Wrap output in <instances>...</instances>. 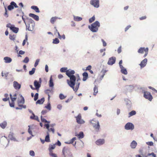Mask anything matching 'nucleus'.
I'll list each match as a JSON object with an SVG mask.
<instances>
[{
  "label": "nucleus",
  "instance_id": "obj_3",
  "mask_svg": "<svg viewBox=\"0 0 157 157\" xmlns=\"http://www.w3.org/2000/svg\"><path fill=\"white\" fill-rule=\"evenodd\" d=\"M148 48L141 47L138 50V52L140 54H143L144 53L145 54L144 56V58L148 54Z\"/></svg>",
  "mask_w": 157,
  "mask_h": 157
},
{
  "label": "nucleus",
  "instance_id": "obj_26",
  "mask_svg": "<svg viewBox=\"0 0 157 157\" xmlns=\"http://www.w3.org/2000/svg\"><path fill=\"white\" fill-rule=\"evenodd\" d=\"M7 122L4 121L2 123L0 124V126L3 129L5 128L7 126Z\"/></svg>",
  "mask_w": 157,
  "mask_h": 157
},
{
  "label": "nucleus",
  "instance_id": "obj_59",
  "mask_svg": "<svg viewBox=\"0 0 157 157\" xmlns=\"http://www.w3.org/2000/svg\"><path fill=\"white\" fill-rule=\"evenodd\" d=\"M122 60H121L119 62V66L120 68H123V66L122 65Z\"/></svg>",
  "mask_w": 157,
  "mask_h": 157
},
{
  "label": "nucleus",
  "instance_id": "obj_48",
  "mask_svg": "<svg viewBox=\"0 0 157 157\" xmlns=\"http://www.w3.org/2000/svg\"><path fill=\"white\" fill-rule=\"evenodd\" d=\"M95 20V17L94 16H93L91 18L89 19V22L90 23H91Z\"/></svg>",
  "mask_w": 157,
  "mask_h": 157
},
{
  "label": "nucleus",
  "instance_id": "obj_46",
  "mask_svg": "<svg viewBox=\"0 0 157 157\" xmlns=\"http://www.w3.org/2000/svg\"><path fill=\"white\" fill-rule=\"evenodd\" d=\"M66 96H65L62 94H60L59 95V98L61 100H63L65 99L66 98Z\"/></svg>",
  "mask_w": 157,
  "mask_h": 157
},
{
  "label": "nucleus",
  "instance_id": "obj_54",
  "mask_svg": "<svg viewBox=\"0 0 157 157\" xmlns=\"http://www.w3.org/2000/svg\"><path fill=\"white\" fill-rule=\"evenodd\" d=\"M30 155L32 156H35V153L33 151L31 150L29 151Z\"/></svg>",
  "mask_w": 157,
  "mask_h": 157
},
{
  "label": "nucleus",
  "instance_id": "obj_21",
  "mask_svg": "<svg viewBox=\"0 0 157 157\" xmlns=\"http://www.w3.org/2000/svg\"><path fill=\"white\" fill-rule=\"evenodd\" d=\"M13 86L16 89H19L21 88V85L17 82L14 81L13 82Z\"/></svg>",
  "mask_w": 157,
  "mask_h": 157
},
{
  "label": "nucleus",
  "instance_id": "obj_35",
  "mask_svg": "<svg viewBox=\"0 0 157 157\" xmlns=\"http://www.w3.org/2000/svg\"><path fill=\"white\" fill-rule=\"evenodd\" d=\"M121 69V72L124 75H127L128 73L126 69L124 68L123 67V68H120Z\"/></svg>",
  "mask_w": 157,
  "mask_h": 157
},
{
  "label": "nucleus",
  "instance_id": "obj_32",
  "mask_svg": "<svg viewBox=\"0 0 157 157\" xmlns=\"http://www.w3.org/2000/svg\"><path fill=\"white\" fill-rule=\"evenodd\" d=\"M47 135L46 136L45 141L46 142H50V139L49 136V133L48 132H47Z\"/></svg>",
  "mask_w": 157,
  "mask_h": 157
},
{
  "label": "nucleus",
  "instance_id": "obj_45",
  "mask_svg": "<svg viewBox=\"0 0 157 157\" xmlns=\"http://www.w3.org/2000/svg\"><path fill=\"white\" fill-rule=\"evenodd\" d=\"M49 154L52 157H57L56 154L53 153V151L49 152Z\"/></svg>",
  "mask_w": 157,
  "mask_h": 157
},
{
  "label": "nucleus",
  "instance_id": "obj_28",
  "mask_svg": "<svg viewBox=\"0 0 157 157\" xmlns=\"http://www.w3.org/2000/svg\"><path fill=\"white\" fill-rule=\"evenodd\" d=\"M77 136L79 139H82L83 138L84 135L82 132H79V134H77L75 135Z\"/></svg>",
  "mask_w": 157,
  "mask_h": 157
},
{
  "label": "nucleus",
  "instance_id": "obj_16",
  "mask_svg": "<svg viewBox=\"0 0 157 157\" xmlns=\"http://www.w3.org/2000/svg\"><path fill=\"white\" fill-rule=\"evenodd\" d=\"M147 60V59L146 58H145L141 62L140 64L141 68H143L146 65Z\"/></svg>",
  "mask_w": 157,
  "mask_h": 157
},
{
  "label": "nucleus",
  "instance_id": "obj_13",
  "mask_svg": "<svg viewBox=\"0 0 157 157\" xmlns=\"http://www.w3.org/2000/svg\"><path fill=\"white\" fill-rule=\"evenodd\" d=\"M76 118L77 122L78 124H83L84 123V121L81 119V116L80 114H79Z\"/></svg>",
  "mask_w": 157,
  "mask_h": 157
},
{
  "label": "nucleus",
  "instance_id": "obj_5",
  "mask_svg": "<svg viewBox=\"0 0 157 157\" xmlns=\"http://www.w3.org/2000/svg\"><path fill=\"white\" fill-rule=\"evenodd\" d=\"M91 123L95 130L97 132H98L100 127L99 122L98 121H95L94 120H93L91 121Z\"/></svg>",
  "mask_w": 157,
  "mask_h": 157
},
{
  "label": "nucleus",
  "instance_id": "obj_24",
  "mask_svg": "<svg viewBox=\"0 0 157 157\" xmlns=\"http://www.w3.org/2000/svg\"><path fill=\"white\" fill-rule=\"evenodd\" d=\"M137 145V143L135 140H133L131 143L130 146L132 148H135Z\"/></svg>",
  "mask_w": 157,
  "mask_h": 157
},
{
  "label": "nucleus",
  "instance_id": "obj_37",
  "mask_svg": "<svg viewBox=\"0 0 157 157\" xmlns=\"http://www.w3.org/2000/svg\"><path fill=\"white\" fill-rule=\"evenodd\" d=\"M136 112L134 110H132L128 113V117H129L132 116L136 114Z\"/></svg>",
  "mask_w": 157,
  "mask_h": 157
},
{
  "label": "nucleus",
  "instance_id": "obj_6",
  "mask_svg": "<svg viewBox=\"0 0 157 157\" xmlns=\"http://www.w3.org/2000/svg\"><path fill=\"white\" fill-rule=\"evenodd\" d=\"M62 153L63 157H66L67 155H69L71 157H73L72 155L70 152L69 150L67 147H64L63 148Z\"/></svg>",
  "mask_w": 157,
  "mask_h": 157
},
{
  "label": "nucleus",
  "instance_id": "obj_18",
  "mask_svg": "<svg viewBox=\"0 0 157 157\" xmlns=\"http://www.w3.org/2000/svg\"><path fill=\"white\" fill-rule=\"evenodd\" d=\"M10 29L15 33H17L19 30V28L15 27L14 25H13V26L10 27Z\"/></svg>",
  "mask_w": 157,
  "mask_h": 157
},
{
  "label": "nucleus",
  "instance_id": "obj_4",
  "mask_svg": "<svg viewBox=\"0 0 157 157\" xmlns=\"http://www.w3.org/2000/svg\"><path fill=\"white\" fill-rule=\"evenodd\" d=\"M10 96L11 101H9L10 106L11 107H14V101H15L17 99V94H15L13 95V96H12V95L10 94Z\"/></svg>",
  "mask_w": 157,
  "mask_h": 157
},
{
  "label": "nucleus",
  "instance_id": "obj_8",
  "mask_svg": "<svg viewBox=\"0 0 157 157\" xmlns=\"http://www.w3.org/2000/svg\"><path fill=\"white\" fill-rule=\"evenodd\" d=\"M144 96L145 98L147 99L150 101H151L153 99L151 93L145 91L144 92Z\"/></svg>",
  "mask_w": 157,
  "mask_h": 157
},
{
  "label": "nucleus",
  "instance_id": "obj_39",
  "mask_svg": "<svg viewBox=\"0 0 157 157\" xmlns=\"http://www.w3.org/2000/svg\"><path fill=\"white\" fill-rule=\"evenodd\" d=\"M67 70H68L67 67H62L60 69V72H66V73Z\"/></svg>",
  "mask_w": 157,
  "mask_h": 157
},
{
  "label": "nucleus",
  "instance_id": "obj_23",
  "mask_svg": "<svg viewBox=\"0 0 157 157\" xmlns=\"http://www.w3.org/2000/svg\"><path fill=\"white\" fill-rule=\"evenodd\" d=\"M4 60L6 63H10L12 61V59L8 57H5L4 58Z\"/></svg>",
  "mask_w": 157,
  "mask_h": 157
},
{
  "label": "nucleus",
  "instance_id": "obj_25",
  "mask_svg": "<svg viewBox=\"0 0 157 157\" xmlns=\"http://www.w3.org/2000/svg\"><path fill=\"white\" fill-rule=\"evenodd\" d=\"M83 76L82 80L83 81H85L86 80L88 77V74L87 72H84L82 74Z\"/></svg>",
  "mask_w": 157,
  "mask_h": 157
},
{
  "label": "nucleus",
  "instance_id": "obj_20",
  "mask_svg": "<svg viewBox=\"0 0 157 157\" xmlns=\"http://www.w3.org/2000/svg\"><path fill=\"white\" fill-rule=\"evenodd\" d=\"M29 17L33 18L36 21H38L39 20V17L38 16L34 14L30 13L29 14Z\"/></svg>",
  "mask_w": 157,
  "mask_h": 157
},
{
  "label": "nucleus",
  "instance_id": "obj_38",
  "mask_svg": "<svg viewBox=\"0 0 157 157\" xmlns=\"http://www.w3.org/2000/svg\"><path fill=\"white\" fill-rule=\"evenodd\" d=\"M57 17H52L50 20L51 22L53 24L55 21H56V20L57 19Z\"/></svg>",
  "mask_w": 157,
  "mask_h": 157
},
{
  "label": "nucleus",
  "instance_id": "obj_31",
  "mask_svg": "<svg viewBox=\"0 0 157 157\" xmlns=\"http://www.w3.org/2000/svg\"><path fill=\"white\" fill-rule=\"evenodd\" d=\"M31 8L34 10L36 12L39 13L40 12L39 9L37 6H32L31 7Z\"/></svg>",
  "mask_w": 157,
  "mask_h": 157
},
{
  "label": "nucleus",
  "instance_id": "obj_60",
  "mask_svg": "<svg viewBox=\"0 0 157 157\" xmlns=\"http://www.w3.org/2000/svg\"><path fill=\"white\" fill-rule=\"evenodd\" d=\"M76 139V137H73V138L70 140V143L72 144L73 143L74 141Z\"/></svg>",
  "mask_w": 157,
  "mask_h": 157
},
{
  "label": "nucleus",
  "instance_id": "obj_10",
  "mask_svg": "<svg viewBox=\"0 0 157 157\" xmlns=\"http://www.w3.org/2000/svg\"><path fill=\"white\" fill-rule=\"evenodd\" d=\"M39 80L40 81V82H39L35 80L34 82V85L35 87L36 90L38 91L39 88L40 87L41 84V78H39Z\"/></svg>",
  "mask_w": 157,
  "mask_h": 157
},
{
  "label": "nucleus",
  "instance_id": "obj_12",
  "mask_svg": "<svg viewBox=\"0 0 157 157\" xmlns=\"http://www.w3.org/2000/svg\"><path fill=\"white\" fill-rule=\"evenodd\" d=\"M125 128L127 130H132L134 128V126L132 123H128L125 125Z\"/></svg>",
  "mask_w": 157,
  "mask_h": 157
},
{
  "label": "nucleus",
  "instance_id": "obj_40",
  "mask_svg": "<svg viewBox=\"0 0 157 157\" xmlns=\"http://www.w3.org/2000/svg\"><path fill=\"white\" fill-rule=\"evenodd\" d=\"M107 71L103 69L101 71V73H102V75L101 76V78H102L104 75H105V73Z\"/></svg>",
  "mask_w": 157,
  "mask_h": 157
},
{
  "label": "nucleus",
  "instance_id": "obj_15",
  "mask_svg": "<svg viewBox=\"0 0 157 157\" xmlns=\"http://www.w3.org/2000/svg\"><path fill=\"white\" fill-rule=\"evenodd\" d=\"M8 138L10 139L11 140H13L14 141H17L16 138L14 136V134L13 132H10L8 135Z\"/></svg>",
  "mask_w": 157,
  "mask_h": 157
},
{
  "label": "nucleus",
  "instance_id": "obj_22",
  "mask_svg": "<svg viewBox=\"0 0 157 157\" xmlns=\"http://www.w3.org/2000/svg\"><path fill=\"white\" fill-rule=\"evenodd\" d=\"M44 126L48 129V131H51L53 133L54 132V129L53 128H49V125L48 124H45L44 125Z\"/></svg>",
  "mask_w": 157,
  "mask_h": 157
},
{
  "label": "nucleus",
  "instance_id": "obj_50",
  "mask_svg": "<svg viewBox=\"0 0 157 157\" xmlns=\"http://www.w3.org/2000/svg\"><path fill=\"white\" fill-rule=\"evenodd\" d=\"M29 58L28 57H26L23 60V62L25 63H27L29 62Z\"/></svg>",
  "mask_w": 157,
  "mask_h": 157
},
{
  "label": "nucleus",
  "instance_id": "obj_1",
  "mask_svg": "<svg viewBox=\"0 0 157 157\" xmlns=\"http://www.w3.org/2000/svg\"><path fill=\"white\" fill-rule=\"evenodd\" d=\"M75 71L73 70L69 69L67 70L66 75L70 78V79H67V82L68 85L75 92L78 90L80 85V83L78 82L76 84L75 87V88L76 77L74 75Z\"/></svg>",
  "mask_w": 157,
  "mask_h": 157
},
{
  "label": "nucleus",
  "instance_id": "obj_33",
  "mask_svg": "<svg viewBox=\"0 0 157 157\" xmlns=\"http://www.w3.org/2000/svg\"><path fill=\"white\" fill-rule=\"evenodd\" d=\"M74 19L75 21H80L82 20V17L78 16H74Z\"/></svg>",
  "mask_w": 157,
  "mask_h": 157
},
{
  "label": "nucleus",
  "instance_id": "obj_2",
  "mask_svg": "<svg viewBox=\"0 0 157 157\" xmlns=\"http://www.w3.org/2000/svg\"><path fill=\"white\" fill-rule=\"evenodd\" d=\"M99 26L100 23L99 22L96 21L92 24L91 26H89L88 28L91 31L93 32H96L98 31V28Z\"/></svg>",
  "mask_w": 157,
  "mask_h": 157
},
{
  "label": "nucleus",
  "instance_id": "obj_19",
  "mask_svg": "<svg viewBox=\"0 0 157 157\" xmlns=\"http://www.w3.org/2000/svg\"><path fill=\"white\" fill-rule=\"evenodd\" d=\"M45 93L47 94L48 96V100H49L50 98V94H52L53 93V91L52 90H46L44 91Z\"/></svg>",
  "mask_w": 157,
  "mask_h": 157
},
{
  "label": "nucleus",
  "instance_id": "obj_56",
  "mask_svg": "<svg viewBox=\"0 0 157 157\" xmlns=\"http://www.w3.org/2000/svg\"><path fill=\"white\" fill-rule=\"evenodd\" d=\"M146 144L147 145L150 146H152L153 145V143L151 141L147 142Z\"/></svg>",
  "mask_w": 157,
  "mask_h": 157
},
{
  "label": "nucleus",
  "instance_id": "obj_27",
  "mask_svg": "<svg viewBox=\"0 0 157 157\" xmlns=\"http://www.w3.org/2000/svg\"><path fill=\"white\" fill-rule=\"evenodd\" d=\"M18 104V106L19 107H16V109H22V108H26V106L25 105H24L22 104Z\"/></svg>",
  "mask_w": 157,
  "mask_h": 157
},
{
  "label": "nucleus",
  "instance_id": "obj_36",
  "mask_svg": "<svg viewBox=\"0 0 157 157\" xmlns=\"http://www.w3.org/2000/svg\"><path fill=\"white\" fill-rule=\"evenodd\" d=\"M94 95L95 96L98 93V88L97 86H95L94 88Z\"/></svg>",
  "mask_w": 157,
  "mask_h": 157
},
{
  "label": "nucleus",
  "instance_id": "obj_14",
  "mask_svg": "<svg viewBox=\"0 0 157 157\" xmlns=\"http://www.w3.org/2000/svg\"><path fill=\"white\" fill-rule=\"evenodd\" d=\"M116 61L115 57H112L109 59L108 62V64L109 65H112L115 63Z\"/></svg>",
  "mask_w": 157,
  "mask_h": 157
},
{
  "label": "nucleus",
  "instance_id": "obj_11",
  "mask_svg": "<svg viewBox=\"0 0 157 157\" xmlns=\"http://www.w3.org/2000/svg\"><path fill=\"white\" fill-rule=\"evenodd\" d=\"M14 7L17 8L18 6L15 2H12L10 3V5L8 6L7 8L9 10H11L14 9Z\"/></svg>",
  "mask_w": 157,
  "mask_h": 157
},
{
  "label": "nucleus",
  "instance_id": "obj_47",
  "mask_svg": "<svg viewBox=\"0 0 157 157\" xmlns=\"http://www.w3.org/2000/svg\"><path fill=\"white\" fill-rule=\"evenodd\" d=\"M25 100L24 98L22 97L21 100L18 101V104H23L24 103Z\"/></svg>",
  "mask_w": 157,
  "mask_h": 157
},
{
  "label": "nucleus",
  "instance_id": "obj_61",
  "mask_svg": "<svg viewBox=\"0 0 157 157\" xmlns=\"http://www.w3.org/2000/svg\"><path fill=\"white\" fill-rule=\"evenodd\" d=\"M28 127H29V129H28V132L30 134L32 135H32V131L30 130V127L29 126Z\"/></svg>",
  "mask_w": 157,
  "mask_h": 157
},
{
  "label": "nucleus",
  "instance_id": "obj_42",
  "mask_svg": "<svg viewBox=\"0 0 157 157\" xmlns=\"http://www.w3.org/2000/svg\"><path fill=\"white\" fill-rule=\"evenodd\" d=\"M41 121L43 122L47 123L49 124L50 123V121H47L46 119L43 118L42 116H41Z\"/></svg>",
  "mask_w": 157,
  "mask_h": 157
},
{
  "label": "nucleus",
  "instance_id": "obj_30",
  "mask_svg": "<svg viewBox=\"0 0 157 157\" xmlns=\"http://www.w3.org/2000/svg\"><path fill=\"white\" fill-rule=\"evenodd\" d=\"M44 98H42L38 100L36 102V104H42L44 102Z\"/></svg>",
  "mask_w": 157,
  "mask_h": 157
},
{
  "label": "nucleus",
  "instance_id": "obj_55",
  "mask_svg": "<svg viewBox=\"0 0 157 157\" xmlns=\"http://www.w3.org/2000/svg\"><path fill=\"white\" fill-rule=\"evenodd\" d=\"M38 94L37 93H36L35 94L34 97V101H36L38 98Z\"/></svg>",
  "mask_w": 157,
  "mask_h": 157
},
{
  "label": "nucleus",
  "instance_id": "obj_53",
  "mask_svg": "<svg viewBox=\"0 0 157 157\" xmlns=\"http://www.w3.org/2000/svg\"><path fill=\"white\" fill-rule=\"evenodd\" d=\"M45 107L49 110H50L51 109V106L50 103H49L47 105L45 106Z\"/></svg>",
  "mask_w": 157,
  "mask_h": 157
},
{
  "label": "nucleus",
  "instance_id": "obj_29",
  "mask_svg": "<svg viewBox=\"0 0 157 157\" xmlns=\"http://www.w3.org/2000/svg\"><path fill=\"white\" fill-rule=\"evenodd\" d=\"M33 116H31L30 117L31 119L36 120L38 122L39 121V119L38 117L37 116H35L33 113Z\"/></svg>",
  "mask_w": 157,
  "mask_h": 157
},
{
  "label": "nucleus",
  "instance_id": "obj_43",
  "mask_svg": "<svg viewBox=\"0 0 157 157\" xmlns=\"http://www.w3.org/2000/svg\"><path fill=\"white\" fill-rule=\"evenodd\" d=\"M59 42V41L58 38H55L53 40V43L54 44H57Z\"/></svg>",
  "mask_w": 157,
  "mask_h": 157
},
{
  "label": "nucleus",
  "instance_id": "obj_34",
  "mask_svg": "<svg viewBox=\"0 0 157 157\" xmlns=\"http://www.w3.org/2000/svg\"><path fill=\"white\" fill-rule=\"evenodd\" d=\"M56 145L55 144L50 145L48 148L49 152L53 151L52 150L54 149Z\"/></svg>",
  "mask_w": 157,
  "mask_h": 157
},
{
  "label": "nucleus",
  "instance_id": "obj_64",
  "mask_svg": "<svg viewBox=\"0 0 157 157\" xmlns=\"http://www.w3.org/2000/svg\"><path fill=\"white\" fill-rule=\"evenodd\" d=\"M55 144V145H57L58 146H60L61 145V143L59 140H58L57 142Z\"/></svg>",
  "mask_w": 157,
  "mask_h": 157
},
{
  "label": "nucleus",
  "instance_id": "obj_63",
  "mask_svg": "<svg viewBox=\"0 0 157 157\" xmlns=\"http://www.w3.org/2000/svg\"><path fill=\"white\" fill-rule=\"evenodd\" d=\"M91 67H92L91 65H89L87 67H86V70L90 71L91 69Z\"/></svg>",
  "mask_w": 157,
  "mask_h": 157
},
{
  "label": "nucleus",
  "instance_id": "obj_58",
  "mask_svg": "<svg viewBox=\"0 0 157 157\" xmlns=\"http://www.w3.org/2000/svg\"><path fill=\"white\" fill-rule=\"evenodd\" d=\"M5 12L4 14V16L6 17H8V15L7 13V10L6 8L5 7Z\"/></svg>",
  "mask_w": 157,
  "mask_h": 157
},
{
  "label": "nucleus",
  "instance_id": "obj_52",
  "mask_svg": "<svg viewBox=\"0 0 157 157\" xmlns=\"http://www.w3.org/2000/svg\"><path fill=\"white\" fill-rule=\"evenodd\" d=\"M40 59H37L35 63L34 64V66L35 67H36L38 64L39 62Z\"/></svg>",
  "mask_w": 157,
  "mask_h": 157
},
{
  "label": "nucleus",
  "instance_id": "obj_62",
  "mask_svg": "<svg viewBox=\"0 0 157 157\" xmlns=\"http://www.w3.org/2000/svg\"><path fill=\"white\" fill-rule=\"evenodd\" d=\"M121 52V46L119 47L117 49V52L118 53H120Z\"/></svg>",
  "mask_w": 157,
  "mask_h": 157
},
{
  "label": "nucleus",
  "instance_id": "obj_44",
  "mask_svg": "<svg viewBox=\"0 0 157 157\" xmlns=\"http://www.w3.org/2000/svg\"><path fill=\"white\" fill-rule=\"evenodd\" d=\"M53 86L54 84L52 79V77H51L49 81V86L50 87H52Z\"/></svg>",
  "mask_w": 157,
  "mask_h": 157
},
{
  "label": "nucleus",
  "instance_id": "obj_7",
  "mask_svg": "<svg viewBox=\"0 0 157 157\" xmlns=\"http://www.w3.org/2000/svg\"><path fill=\"white\" fill-rule=\"evenodd\" d=\"M30 23L27 26L28 29L29 30L32 31L35 27V24L34 21L31 19H29Z\"/></svg>",
  "mask_w": 157,
  "mask_h": 157
},
{
  "label": "nucleus",
  "instance_id": "obj_49",
  "mask_svg": "<svg viewBox=\"0 0 157 157\" xmlns=\"http://www.w3.org/2000/svg\"><path fill=\"white\" fill-rule=\"evenodd\" d=\"M36 69L34 68H32V70L31 71H29V74L30 75H32L35 73Z\"/></svg>",
  "mask_w": 157,
  "mask_h": 157
},
{
  "label": "nucleus",
  "instance_id": "obj_41",
  "mask_svg": "<svg viewBox=\"0 0 157 157\" xmlns=\"http://www.w3.org/2000/svg\"><path fill=\"white\" fill-rule=\"evenodd\" d=\"M10 39L12 40H14L15 39L16 35H10L9 36Z\"/></svg>",
  "mask_w": 157,
  "mask_h": 157
},
{
  "label": "nucleus",
  "instance_id": "obj_17",
  "mask_svg": "<svg viewBox=\"0 0 157 157\" xmlns=\"http://www.w3.org/2000/svg\"><path fill=\"white\" fill-rule=\"evenodd\" d=\"M105 140L104 139H99L96 141V144L98 145L103 144L105 143Z\"/></svg>",
  "mask_w": 157,
  "mask_h": 157
},
{
  "label": "nucleus",
  "instance_id": "obj_51",
  "mask_svg": "<svg viewBox=\"0 0 157 157\" xmlns=\"http://www.w3.org/2000/svg\"><path fill=\"white\" fill-rule=\"evenodd\" d=\"M55 28L56 29V32H55V33H56V32L57 33L58 35V37L60 39H61V36L60 35L59 33L58 32V30L56 29V28L55 27Z\"/></svg>",
  "mask_w": 157,
  "mask_h": 157
},
{
  "label": "nucleus",
  "instance_id": "obj_9",
  "mask_svg": "<svg viewBox=\"0 0 157 157\" xmlns=\"http://www.w3.org/2000/svg\"><path fill=\"white\" fill-rule=\"evenodd\" d=\"M90 4L95 7L98 8L99 6V0H91Z\"/></svg>",
  "mask_w": 157,
  "mask_h": 157
},
{
  "label": "nucleus",
  "instance_id": "obj_57",
  "mask_svg": "<svg viewBox=\"0 0 157 157\" xmlns=\"http://www.w3.org/2000/svg\"><path fill=\"white\" fill-rule=\"evenodd\" d=\"M148 88L151 89L152 90H153L154 91V92L157 93V90H155V88H153L151 86H149L148 87Z\"/></svg>",
  "mask_w": 157,
  "mask_h": 157
}]
</instances>
